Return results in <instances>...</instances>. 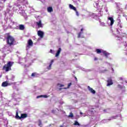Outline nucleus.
<instances>
[{"mask_svg": "<svg viewBox=\"0 0 127 127\" xmlns=\"http://www.w3.org/2000/svg\"><path fill=\"white\" fill-rule=\"evenodd\" d=\"M6 35H7L6 38L7 44L9 45V46H12V45H14V42L15 41L14 38L9 35V33H6Z\"/></svg>", "mask_w": 127, "mask_h": 127, "instance_id": "1", "label": "nucleus"}, {"mask_svg": "<svg viewBox=\"0 0 127 127\" xmlns=\"http://www.w3.org/2000/svg\"><path fill=\"white\" fill-rule=\"evenodd\" d=\"M13 65V62H8L6 64H4L2 67L3 70H5V72L11 70V67Z\"/></svg>", "mask_w": 127, "mask_h": 127, "instance_id": "2", "label": "nucleus"}, {"mask_svg": "<svg viewBox=\"0 0 127 127\" xmlns=\"http://www.w3.org/2000/svg\"><path fill=\"white\" fill-rule=\"evenodd\" d=\"M25 118H27V114H21V116H18V112L16 113L15 118L16 120H21V119H25Z\"/></svg>", "mask_w": 127, "mask_h": 127, "instance_id": "3", "label": "nucleus"}, {"mask_svg": "<svg viewBox=\"0 0 127 127\" xmlns=\"http://www.w3.org/2000/svg\"><path fill=\"white\" fill-rule=\"evenodd\" d=\"M44 33L42 31H38V35L40 37V38H43Z\"/></svg>", "mask_w": 127, "mask_h": 127, "instance_id": "4", "label": "nucleus"}, {"mask_svg": "<svg viewBox=\"0 0 127 127\" xmlns=\"http://www.w3.org/2000/svg\"><path fill=\"white\" fill-rule=\"evenodd\" d=\"M87 88L88 89V91H89V92H90V93H91L92 94H96V91L93 89V88H91V87H90L89 86H87Z\"/></svg>", "mask_w": 127, "mask_h": 127, "instance_id": "5", "label": "nucleus"}, {"mask_svg": "<svg viewBox=\"0 0 127 127\" xmlns=\"http://www.w3.org/2000/svg\"><path fill=\"white\" fill-rule=\"evenodd\" d=\"M108 20H110V25L112 26L114 24V22H115V20H114V18L113 17H109L108 18Z\"/></svg>", "mask_w": 127, "mask_h": 127, "instance_id": "6", "label": "nucleus"}, {"mask_svg": "<svg viewBox=\"0 0 127 127\" xmlns=\"http://www.w3.org/2000/svg\"><path fill=\"white\" fill-rule=\"evenodd\" d=\"M29 46H33V42H32V40L30 39L28 41V45L27 47H29Z\"/></svg>", "mask_w": 127, "mask_h": 127, "instance_id": "7", "label": "nucleus"}, {"mask_svg": "<svg viewBox=\"0 0 127 127\" xmlns=\"http://www.w3.org/2000/svg\"><path fill=\"white\" fill-rule=\"evenodd\" d=\"M107 86H111V85H113V84H114V83L113 82V80H112V79H109L107 80Z\"/></svg>", "mask_w": 127, "mask_h": 127, "instance_id": "8", "label": "nucleus"}, {"mask_svg": "<svg viewBox=\"0 0 127 127\" xmlns=\"http://www.w3.org/2000/svg\"><path fill=\"white\" fill-rule=\"evenodd\" d=\"M8 85H9V84H8L7 81H4L2 83L1 86L2 87H7V86H8Z\"/></svg>", "mask_w": 127, "mask_h": 127, "instance_id": "9", "label": "nucleus"}, {"mask_svg": "<svg viewBox=\"0 0 127 127\" xmlns=\"http://www.w3.org/2000/svg\"><path fill=\"white\" fill-rule=\"evenodd\" d=\"M69 8H70V9H73V10H74V11H76V9H77L76 8V7L73 6V5L70 4L69 5Z\"/></svg>", "mask_w": 127, "mask_h": 127, "instance_id": "10", "label": "nucleus"}, {"mask_svg": "<svg viewBox=\"0 0 127 127\" xmlns=\"http://www.w3.org/2000/svg\"><path fill=\"white\" fill-rule=\"evenodd\" d=\"M102 53L104 54V55L105 56V57L106 58H108V56H109V55H110V54L105 51H103Z\"/></svg>", "mask_w": 127, "mask_h": 127, "instance_id": "11", "label": "nucleus"}, {"mask_svg": "<svg viewBox=\"0 0 127 127\" xmlns=\"http://www.w3.org/2000/svg\"><path fill=\"white\" fill-rule=\"evenodd\" d=\"M61 50H62L61 48H59V50L57 51V52L56 54V57H58V56H59V55L61 52Z\"/></svg>", "mask_w": 127, "mask_h": 127, "instance_id": "12", "label": "nucleus"}, {"mask_svg": "<svg viewBox=\"0 0 127 127\" xmlns=\"http://www.w3.org/2000/svg\"><path fill=\"white\" fill-rule=\"evenodd\" d=\"M24 25L22 24H20L19 25V29L20 30H24Z\"/></svg>", "mask_w": 127, "mask_h": 127, "instance_id": "13", "label": "nucleus"}, {"mask_svg": "<svg viewBox=\"0 0 127 127\" xmlns=\"http://www.w3.org/2000/svg\"><path fill=\"white\" fill-rule=\"evenodd\" d=\"M47 10L48 12H52L53 11V8L52 7L50 6L47 8Z\"/></svg>", "mask_w": 127, "mask_h": 127, "instance_id": "14", "label": "nucleus"}, {"mask_svg": "<svg viewBox=\"0 0 127 127\" xmlns=\"http://www.w3.org/2000/svg\"><path fill=\"white\" fill-rule=\"evenodd\" d=\"M96 52L97 53V54H100V53H102V52H103V51H102V50L100 49H97L96 50Z\"/></svg>", "mask_w": 127, "mask_h": 127, "instance_id": "15", "label": "nucleus"}, {"mask_svg": "<svg viewBox=\"0 0 127 127\" xmlns=\"http://www.w3.org/2000/svg\"><path fill=\"white\" fill-rule=\"evenodd\" d=\"M74 126H80V125L79 122H78L77 121H74V123H73Z\"/></svg>", "mask_w": 127, "mask_h": 127, "instance_id": "16", "label": "nucleus"}, {"mask_svg": "<svg viewBox=\"0 0 127 127\" xmlns=\"http://www.w3.org/2000/svg\"><path fill=\"white\" fill-rule=\"evenodd\" d=\"M38 126L39 127H42V122L40 120H38Z\"/></svg>", "mask_w": 127, "mask_h": 127, "instance_id": "17", "label": "nucleus"}, {"mask_svg": "<svg viewBox=\"0 0 127 127\" xmlns=\"http://www.w3.org/2000/svg\"><path fill=\"white\" fill-rule=\"evenodd\" d=\"M74 117V115L72 113V112L69 113V115H68V118H73Z\"/></svg>", "mask_w": 127, "mask_h": 127, "instance_id": "18", "label": "nucleus"}, {"mask_svg": "<svg viewBox=\"0 0 127 127\" xmlns=\"http://www.w3.org/2000/svg\"><path fill=\"white\" fill-rule=\"evenodd\" d=\"M57 86H59V87H60L61 88L62 87H64V85L62 84L61 83H58Z\"/></svg>", "mask_w": 127, "mask_h": 127, "instance_id": "19", "label": "nucleus"}, {"mask_svg": "<svg viewBox=\"0 0 127 127\" xmlns=\"http://www.w3.org/2000/svg\"><path fill=\"white\" fill-rule=\"evenodd\" d=\"M37 25H38V26H41L42 24H41V21H40L39 22L37 23Z\"/></svg>", "mask_w": 127, "mask_h": 127, "instance_id": "20", "label": "nucleus"}, {"mask_svg": "<svg viewBox=\"0 0 127 127\" xmlns=\"http://www.w3.org/2000/svg\"><path fill=\"white\" fill-rule=\"evenodd\" d=\"M82 33H83V32H79V33L78 34V38H80V37H81V35L82 34Z\"/></svg>", "mask_w": 127, "mask_h": 127, "instance_id": "21", "label": "nucleus"}, {"mask_svg": "<svg viewBox=\"0 0 127 127\" xmlns=\"http://www.w3.org/2000/svg\"><path fill=\"white\" fill-rule=\"evenodd\" d=\"M100 25L101 26H106V24H105V23H104V22H101L100 23Z\"/></svg>", "mask_w": 127, "mask_h": 127, "instance_id": "22", "label": "nucleus"}, {"mask_svg": "<svg viewBox=\"0 0 127 127\" xmlns=\"http://www.w3.org/2000/svg\"><path fill=\"white\" fill-rule=\"evenodd\" d=\"M51 66H52V64H50L49 66L47 67V69H48V70H50V69H51Z\"/></svg>", "mask_w": 127, "mask_h": 127, "instance_id": "23", "label": "nucleus"}, {"mask_svg": "<svg viewBox=\"0 0 127 127\" xmlns=\"http://www.w3.org/2000/svg\"><path fill=\"white\" fill-rule=\"evenodd\" d=\"M35 75H36V73L33 72L31 74V77H35Z\"/></svg>", "mask_w": 127, "mask_h": 127, "instance_id": "24", "label": "nucleus"}, {"mask_svg": "<svg viewBox=\"0 0 127 127\" xmlns=\"http://www.w3.org/2000/svg\"><path fill=\"white\" fill-rule=\"evenodd\" d=\"M43 97V95H39L37 96V99H39V98H42Z\"/></svg>", "mask_w": 127, "mask_h": 127, "instance_id": "25", "label": "nucleus"}, {"mask_svg": "<svg viewBox=\"0 0 127 127\" xmlns=\"http://www.w3.org/2000/svg\"><path fill=\"white\" fill-rule=\"evenodd\" d=\"M75 11V12H76V15H77V16H79V13L78 12V11H77V10H76V11Z\"/></svg>", "mask_w": 127, "mask_h": 127, "instance_id": "26", "label": "nucleus"}, {"mask_svg": "<svg viewBox=\"0 0 127 127\" xmlns=\"http://www.w3.org/2000/svg\"><path fill=\"white\" fill-rule=\"evenodd\" d=\"M53 62H54V60H52L51 61V63H50V64H53Z\"/></svg>", "mask_w": 127, "mask_h": 127, "instance_id": "27", "label": "nucleus"}, {"mask_svg": "<svg viewBox=\"0 0 127 127\" xmlns=\"http://www.w3.org/2000/svg\"><path fill=\"white\" fill-rule=\"evenodd\" d=\"M118 25H119L120 28H122L123 27L122 26V24H121V23H119Z\"/></svg>", "mask_w": 127, "mask_h": 127, "instance_id": "28", "label": "nucleus"}, {"mask_svg": "<svg viewBox=\"0 0 127 127\" xmlns=\"http://www.w3.org/2000/svg\"><path fill=\"white\" fill-rule=\"evenodd\" d=\"M43 98H48V96L46 95H43Z\"/></svg>", "mask_w": 127, "mask_h": 127, "instance_id": "29", "label": "nucleus"}, {"mask_svg": "<svg viewBox=\"0 0 127 127\" xmlns=\"http://www.w3.org/2000/svg\"><path fill=\"white\" fill-rule=\"evenodd\" d=\"M97 60H98V58L95 57L94 58V61H97Z\"/></svg>", "mask_w": 127, "mask_h": 127, "instance_id": "30", "label": "nucleus"}, {"mask_svg": "<svg viewBox=\"0 0 127 127\" xmlns=\"http://www.w3.org/2000/svg\"><path fill=\"white\" fill-rule=\"evenodd\" d=\"M71 85H72V84L71 83H68V88H69V87H70V86H71Z\"/></svg>", "mask_w": 127, "mask_h": 127, "instance_id": "31", "label": "nucleus"}, {"mask_svg": "<svg viewBox=\"0 0 127 127\" xmlns=\"http://www.w3.org/2000/svg\"><path fill=\"white\" fill-rule=\"evenodd\" d=\"M5 0H1V1H3V2H5Z\"/></svg>", "mask_w": 127, "mask_h": 127, "instance_id": "32", "label": "nucleus"}, {"mask_svg": "<svg viewBox=\"0 0 127 127\" xmlns=\"http://www.w3.org/2000/svg\"><path fill=\"white\" fill-rule=\"evenodd\" d=\"M74 79H75V80H76V81H78V80L77 79V77L74 76Z\"/></svg>", "mask_w": 127, "mask_h": 127, "instance_id": "33", "label": "nucleus"}, {"mask_svg": "<svg viewBox=\"0 0 127 127\" xmlns=\"http://www.w3.org/2000/svg\"><path fill=\"white\" fill-rule=\"evenodd\" d=\"M120 80H121L122 81H123V80H124V79L122 77H120Z\"/></svg>", "mask_w": 127, "mask_h": 127, "instance_id": "34", "label": "nucleus"}, {"mask_svg": "<svg viewBox=\"0 0 127 127\" xmlns=\"http://www.w3.org/2000/svg\"><path fill=\"white\" fill-rule=\"evenodd\" d=\"M80 115H83V113H82V112H80Z\"/></svg>", "mask_w": 127, "mask_h": 127, "instance_id": "35", "label": "nucleus"}, {"mask_svg": "<svg viewBox=\"0 0 127 127\" xmlns=\"http://www.w3.org/2000/svg\"><path fill=\"white\" fill-rule=\"evenodd\" d=\"M84 30V29L82 28L81 29V31H83Z\"/></svg>", "mask_w": 127, "mask_h": 127, "instance_id": "36", "label": "nucleus"}, {"mask_svg": "<svg viewBox=\"0 0 127 127\" xmlns=\"http://www.w3.org/2000/svg\"><path fill=\"white\" fill-rule=\"evenodd\" d=\"M50 52H51V53H52V50H50Z\"/></svg>", "mask_w": 127, "mask_h": 127, "instance_id": "37", "label": "nucleus"}, {"mask_svg": "<svg viewBox=\"0 0 127 127\" xmlns=\"http://www.w3.org/2000/svg\"><path fill=\"white\" fill-rule=\"evenodd\" d=\"M59 90H60V91H61V90H62V88H61L59 89Z\"/></svg>", "mask_w": 127, "mask_h": 127, "instance_id": "38", "label": "nucleus"}, {"mask_svg": "<svg viewBox=\"0 0 127 127\" xmlns=\"http://www.w3.org/2000/svg\"><path fill=\"white\" fill-rule=\"evenodd\" d=\"M64 126H61L60 127H63Z\"/></svg>", "mask_w": 127, "mask_h": 127, "instance_id": "39", "label": "nucleus"}, {"mask_svg": "<svg viewBox=\"0 0 127 127\" xmlns=\"http://www.w3.org/2000/svg\"><path fill=\"white\" fill-rule=\"evenodd\" d=\"M104 112H106V110H104Z\"/></svg>", "mask_w": 127, "mask_h": 127, "instance_id": "40", "label": "nucleus"}, {"mask_svg": "<svg viewBox=\"0 0 127 127\" xmlns=\"http://www.w3.org/2000/svg\"><path fill=\"white\" fill-rule=\"evenodd\" d=\"M119 22H121V21H119Z\"/></svg>", "mask_w": 127, "mask_h": 127, "instance_id": "41", "label": "nucleus"}, {"mask_svg": "<svg viewBox=\"0 0 127 127\" xmlns=\"http://www.w3.org/2000/svg\"><path fill=\"white\" fill-rule=\"evenodd\" d=\"M64 89H66V88H64Z\"/></svg>", "mask_w": 127, "mask_h": 127, "instance_id": "42", "label": "nucleus"}]
</instances>
